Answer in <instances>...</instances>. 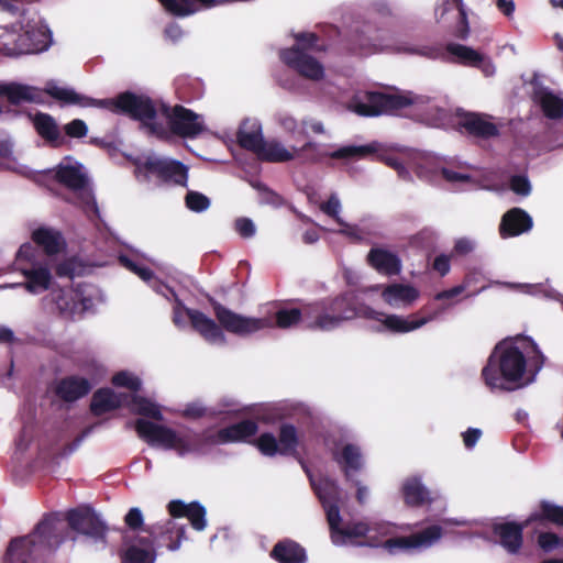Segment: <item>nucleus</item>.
Segmentation results:
<instances>
[{"instance_id": "obj_45", "label": "nucleus", "mask_w": 563, "mask_h": 563, "mask_svg": "<svg viewBox=\"0 0 563 563\" xmlns=\"http://www.w3.org/2000/svg\"><path fill=\"white\" fill-rule=\"evenodd\" d=\"M133 409L137 415L148 417L155 420H162L163 415L156 404L142 396L132 397Z\"/></svg>"}, {"instance_id": "obj_43", "label": "nucleus", "mask_w": 563, "mask_h": 563, "mask_svg": "<svg viewBox=\"0 0 563 563\" xmlns=\"http://www.w3.org/2000/svg\"><path fill=\"white\" fill-rule=\"evenodd\" d=\"M238 144L250 152L258 155L263 148L265 140L263 139L261 128L246 132L243 129H239L236 133Z\"/></svg>"}, {"instance_id": "obj_5", "label": "nucleus", "mask_w": 563, "mask_h": 563, "mask_svg": "<svg viewBox=\"0 0 563 563\" xmlns=\"http://www.w3.org/2000/svg\"><path fill=\"white\" fill-rule=\"evenodd\" d=\"M306 316L311 322L310 330H333L344 321L356 318V298L352 292H344L307 303Z\"/></svg>"}, {"instance_id": "obj_27", "label": "nucleus", "mask_w": 563, "mask_h": 563, "mask_svg": "<svg viewBox=\"0 0 563 563\" xmlns=\"http://www.w3.org/2000/svg\"><path fill=\"white\" fill-rule=\"evenodd\" d=\"M32 241L41 246L46 255L52 256L60 253L65 246V240L60 231L41 227L32 232Z\"/></svg>"}, {"instance_id": "obj_41", "label": "nucleus", "mask_w": 563, "mask_h": 563, "mask_svg": "<svg viewBox=\"0 0 563 563\" xmlns=\"http://www.w3.org/2000/svg\"><path fill=\"white\" fill-rule=\"evenodd\" d=\"M51 295L62 316L73 317L77 312L78 301L71 291L58 287Z\"/></svg>"}, {"instance_id": "obj_4", "label": "nucleus", "mask_w": 563, "mask_h": 563, "mask_svg": "<svg viewBox=\"0 0 563 563\" xmlns=\"http://www.w3.org/2000/svg\"><path fill=\"white\" fill-rule=\"evenodd\" d=\"M527 371V358L514 344L499 343L482 369L485 385L490 389L512 390L510 384H519Z\"/></svg>"}, {"instance_id": "obj_37", "label": "nucleus", "mask_w": 563, "mask_h": 563, "mask_svg": "<svg viewBox=\"0 0 563 563\" xmlns=\"http://www.w3.org/2000/svg\"><path fill=\"white\" fill-rule=\"evenodd\" d=\"M54 179L73 191H81L88 185L87 177L78 167L71 165H59L55 173Z\"/></svg>"}, {"instance_id": "obj_57", "label": "nucleus", "mask_w": 563, "mask_h": 563, "mask_svg": "<svg viewBox=\"0 0 563 563\" xmlns=\"http://www.w3.org/2000/svg\"><path fill=\"white\" fill-rule=\"evenodd\" d=\"M124 522L126 527H129L133 531L140 529L144 531L145 529L143 528L144 520L142 511L136 507H133L128 511V514L124 517Z\"/></svg>"}, {"instance_id": "obj_55", "label": "nucleus", "mask_w": 563, "mask_h": 563, "mask_svg": "<svg viewBox=\"0 0 563 563\" xmlns=\"http://www.w3.org/2000/svg\"><path fill=\"white\" fill-rule=\"evenodd\" d=\"M66 135L69 137L81 139L87 135V124L80 119H74L64 126Z\"/></svg>"}, {"instance_id": "obj_6", "label": "nucleus", "mask_w": 563, "mask_h": 563, "mask_svg": "<svg viewBox=\"0 0 563 563\" xmlns=\"http://www.w3.org/2000/svg\"><path fill=\"white\" fill-rule=\"evenodd\" d=\"M327 521L329 525L331 541L335 545H344L347 542L354 545H366L372 548L380 545V542L371 534L368 521H351L342 527L340 507L334 506L329 509Z\"/></svg>"}, {"instance_id": "obj_62", "label": "nucleus", "mask_w": 563, "mask_h": 563, "mask_svg": "<svg viewBox=\"0 0 563 563\" xmlns=\"http://www.w3.org/2000/svg\"><path fill=\"white\" fill-rule=\"evenodd\" d=\"M278 123L282 129L290 135H295L296 133L305 134V131L299 129L298 121L289 114L282 115Z\"/></svg>"}, {"instance_id": "obj_1", "label": "nucleus", "mask_w": 563, "mask_h": 563, "mask_svg": "<svg viewBox=\"0 0 563 563\" xmlns=\"http://www.w3.org/2000/svg\"><path fill=\"white\" fill-rule=\"evenodd\" d=\"M209 303L217 321L192 308H185V313L192 330L210 344L227 343L223 330L238 336H246L269 327V320L239 314L213 298H209Z\"/></svg>"}, {"instance_id": "obj_2", "label": "nucleus", "mask_w": 563, "mask_h": 563, "mask_svg": "<svg viewBox=\"0 0 563 563\" xmlns=\"http://www.w3.org/2000/svg\"><path fill=\"white\" fill-rule=\"evenodd\" d=\"M46 92L49 97L64 104L108 109L114 113L125 114L135 121H140L141 124L155 120L157 117V110L153 100L147 96L136 95L132 91L121 92L114 99H93L69 88L49 85Z\"/></svg>"}, {"instance_id": "obj_52", "label": "nucleus", "mask_w": 563, "mask_h": 563, "mask_svg": "<svg viewBox=\"0 0 563 563\" xmlns=\"http://www.w3.org/2000/svg\"><path fill=\"white\" fill-rule=\"evenodd\" d=\"M476 273H468L463 283L461 285L454 286L451 289L442 290L434 296V299L438 301L452 299L459 295H461L471 284L473 279H475Z\"/></svg>"}, {"instance_id": "obj_32", "label": "nucleus", "mask_w": 563, "mask_h": 563, "mask_svg": "<svg viewBox=\"0 0 563 563\" xmlns=\"http://www.w3.org/2000/svg\"><path fill=\"white\" fill-rule=\"evenodd\" d=\"M401 493L405 504L409 507H421L432 501L430 492L421 483V479L416 476L409 477L404 482Z\"/></svg>"}, {"instance_id": "obj_24", "label": "nucleus", "mask_w": 563, "mask_h": 563, "mask_svg": "<svg viewBox=\"0 0 563 563\" xmlns=\"http://www.w3.org/2000/svg\"><path fill=\"white\" fill-rule=\"evenodd\" d=\"M533 225L532 218L520 208L508 210L501 218L499 233L501 238H511L528 232Z\"/></svg>"}, {"instance_id": "obj_30", "label": "nucleus", "mask_w": 563, "mask_h": 563, "mask_svg": "<svg viewBox=\"0 0 563 563\" xmlns=\"http://www.w3.org/2000/svg\"><path fill=\"white\" fill-rule=\"evenodd\" d=\"M311 485L328 518L329 509L334 506L339 507L341 489L336 482L329 477H322L318 482H311Z\"/></svg>"}, {"instance_id": "obj_11", "label": "nucleus", "mask_w": 563, "mask_h": 563, "mask_svg": "<svg viewBox=\"0 0 563 563\" xmlns=\"http://www.w3.org/2000/svg\"><path fill=\"white\" fill-rule=\"evenodd\" d=\"M442 527L432 525L410 536L389 538L380 542L379 547L386 549L390 554H395L399 551L426 549L437 542L442 537Z\"/></svg>"}, {"instance_id": "obj_17", "label": "nucleus", "mask_w": 563, "mask_h": 563, "mask_svg": "<svg viewBox=\"0 0 563 563\" xmlns=\"http://www.w3.org/2000/svg\"><path fill=\"white\" fill-rule=\"evenodd\" d=\"M67 522L73 530L79 533L91 537L96 540H103L106 538V525L95 512L90 511L89 509L69 510L67 514Z\"/></svg>"}, {"instance_id": "obj_15", "label": "nucleus", "mask_w": 563, "mask_h": 563, "mask_svg": "<svg viewBox=\"0 0 563 563\" xmlns=\"http://www.w3.org/2000/svg\"><path fill=\"white\" fill-rule=\"evenodd\" d=\"M531 523L529 518L522 522L506 521L494 522L492 533L497 543L509 554H518L523 545V530Z\"/></svg>"}, {"instance_id": "obj_38", "label": "nucleus", "mask_w": 563, "mask_h": 563, "mask_svg": "<svg viewBox=\"0 0 563 563\" xmlns=\"http://www.w3.org/2000/svg\"><path fill=\"white\" fill-rule=\"evenodd\" d=\"M27 117L33 123L36 133L48 143H55L60 136V132L55 119L44 112H36L35 114L27 113Z\"/></svg>"}, {"instance_id": "obj_23", "label": "nucleus", "mask_w": 563, "mask_h": 563, "mask_svg": "<svg viewBox=\"0 0 563 563\" xmlns=\"http://www.w3.org/2000/svg\"><path fill=\"white\" fill-rule=\"evenodd\" d=\"M167 510L173 518H188L197 531H202L207 526L206 508L198 501L185 504L180 499H174L168 503Z\"/></svg>"}, {"instance_id": "obj_28", "label": "nucleus", "mask_w": 563, "mask_h": 563, "mask_svg": "<svg viewBox=\"0 0 563 563\" xmlns=\"http://www.w3.org/2000/svg\"><path fill=\"white\" fill-rule=\"evenodd\" d=\"M333 460L341 466L346 481L352 479V474L363 467V455L360 446L347 443L340 453H333Z\"/></svg>"}, {"instance_id": "obj_35", "label": "nucleus", "mask_w": 563, "mask_h": 563, "mask_svg": "<svg viewBox=\"0 0 563 563\" xmlns=\"http://www.w3.org/2000/svg\"><path fill=\"white\" fill-rule=\"evenodd\" d=\"M121 405V397L111 388H100L96 390L91 397L90 411L93 416L100 417L120 408Z\"/></svg>"}, {"instance_id": "obj_53", "label": "nucleus", "mask_w": 563, "mask_h": 563, "mask_svg": "<svg viewBox=\"0 0 563 563\" xmlns=\"http://www.w3.org/2000/svg\"><path fill=\"white\" fill-rule=\"evenodd\" d=\"M260 191L261 201L266 205H271L274 207H279L283 205L284 199L280 195L269 189L266 185L262 183H256L253 185Z\"/></svg>"}, {"instance_id": "obj_8", "label": "nucleus", "mask_w": 563, "mask_h": 563, "mask_svg": "<svg viewBox=\"0 0 563 563\" xmlns=\"http://www.w3.org/2000/svg\"><path fill=\"white\" fill-rule=\"evenodd\" d=\"M54 82H47L45 89H40L35 86L21 84L16 81L0 82V114H7L11 118H18L22 114L18 107L22 103H45L46 89Z\"/></svg>"}, {"instance_id": "obj_21", "label": "nucleus", "mask_w": 563, "mask_h": 563, "mask_svg": "<svg viewBox=\"0 0 563 563\" xmlns=\"http://www.w3.org/2000/svg\"><path fill=\"white\" fill-rule=\"evenodd\" d=\"M170 15L187 18L224 4L227 0H158Z\"/></svg>"}, {"instance_id": "obj_49", "label": "nucleus", "mask_w": 563, "mask_h": 563, "mask_svg": "<svg viewBox=\"0 0 563 563\" xmlns=\"http://www.w3.org/2000/svg\"><path fill=\"white\" fill-rule=\"evenodd\" d=\"M27 4L24 0H0V9L16 19L25 18Z\"/></svg>"}, {"instance_id": "obj_12", "label": "nucleus", "mask_w": 563, "mask_h": 563, "mask_svg": "<svg viewBox=\"0 0 563 563\" xmlns=\"http://www.w3.org/2000/svg\"><path fill=\"white\" fill-rule=\"evenodd\" d=\"M279 57L285 65L303 78L317 81L324 76V69L321 63L303 52L299 45L283 49Z\"/></svg>"}, {"instance_id": "obj_42", "label": "nucleus", "mask_w": 563, "mask_h": 563, "mask_svg": "<svg viewBox=\"0 0 563 563\" xmlns=\"http://www.w3.org/2000/svg\"><path fill=\"white\" fill-rule=\"evenodd\" d=\"M36 36L35 31H25L16 36L13 47H7L11 54L20 55V54H31L43 51L46 45L34 43V37Z\"/></svg>"}, {"instance_id": "obj_63", "label": "nucleus", "mask_w": 563, "mask_h": 563, "mask_svg": "<svg viewBox=\"0 0 563 563\" xmlns=\"http://www.w3.org/2000/svg\"><path fill=\"white\" fill-rule=\"evenodd\" d=\"M320 208L327 216L335 219L339 223H341L339 218L341 203L335 196H331L325 202L321 205Z\"/></svg>"}, {"instance_id": "obj_56", "label": "nucleus", "mask_w": 563, "mask_h": 563, "mask_svg": "<svg viewBox=\"0 0 563 563\" xmlns=\"http://www.w3.org/2000/svg\"><path fill=\"white\" fill-rule=\"evenodd\" d=\"M510 189L520 196H528L531 191V185L526 176L515 175L510 178Z\"/></svg>"}, {"instance_id": "obj_29", "label": "nucleus", "mask_w": 563, "mask_h": 563, "mask_svg": "<svg viewBox=\"0 0 563 563\" xmlns=\"http://www.w3.org/2000/svg\"><path fill=\"white\" fill-rule=\"evenodd\" d=\"M257 431V423L251 419H245L220 429L217 439L220 443L241 442L255 435Z\"/></svg>"}, {"instance_id": "obj_39", "label": "nucleus", "mask_w": 563, "mask_h": 563, "mask_svg": "<svg viewBox=\"0 0 563 563\" xmlns=\"http://www.w3.org/2000/svg\"><path fill=\"white\" fill-rule=\"evenodd\" d=\"M142 548L130 545L122 555V563H154L156 551L150 538H140Z\"/></svg>"}, {"instance_id": "obj_14", "label": "nucleus", "mask_w": 563, "mask_h": 563, "mask_svg": "<svg viewBox=\"0 0 563 563\" xmlns=\"http://www.w3.org/2000/svg\"><path fill=\"white\" fill-rule=\"evenodd\" d=\"M164 114L168 120L170 131L177 136L192 139L205 130L199 114L181 104L174 106L170 111L165 108Z\"/></svg>"}, {"instance_id": "obj_10", "label": "nucleus", "mask_w": 563, "mask_h": 563, "mask_svg": "<svg viewBox=\"0 0 563 563\" xmlns=\"http://www.w3.org/2000/svg\"><path fill=\"white\" fill-rule=\"evenodd\" d=\"M413 103V100L404 95L367 91L364 101L354 104V111L362 117H378L394 114Z\"/></svg>"}, {"instance_id": "obj_20", "label": "nucleus", "mask_w": 563, "mask_h": 563, "mask_svg": "<svg viewBox=\"0 0 563 563\" xmlns=\"http://www.w3.org/2000/svg\"><path fill=\"white\" fill-rule=\"evenodd\" d=\"M92 389L90 382L78 375H69L56 382L54 395L64 402H75L87 396Z\"/></svg>"}, {"instance_id": "obj_61", "label": "nucleus", "mask_w": 563, "mask_h": 563, "mask_svg": "<svg viewBox=\"0 0 563 563\" xmlns=\"http://www.w3.org/2000/svg\"><path fill=\"white\" fill-rule=\"evenodd\" d=\"M522 340L526 341L531 347L533 353V356L531 357V365L533 366L534 372H539L544 364V355L542 354L539 346L531 338L522 336Z\"/></svg>"}, {"instance_id": "obj_36", "label": "nucleus", "mask_w": 563, "mask_h": 563, "mask_svg": "<svg viewBox=\"0 0 563 563\" xmlns=\"http://www.w3.org/2000/svg\"><path fill=\"white\" fill-rule=\"evenodd\" d=\"M384 301L390 306L411 305L419 297V291L411 285L390 284L382 292Z\"/></svg>"}, {"instance_id": "obj_18", "label": "nucleus", "mask_w": 563, "mask_h": 563, "mask_svg": "<svg viewBox=\"0 0 563 563\" xmlns=\"http://www.w3.org/2000/svg\"><path fill=\"white\" fill-rule=\"evenodd\" d=\"M54 532V521L44 517L34 528L33 532L24 536L13 538L8 547L7 552L14 554L16 551L22 549H31L34 547H49L51 537Z\"/></svg>"}, {"instance_id": "obj_22", "label": "nucleus", "mask_w": 563, "mask_h": 563, "mask_svg": "<svg viewBox=\"0 0 563 563\" xmlns=\"http://www.w3.org/2000/svg\"><path fill=\"white\" fill-rule=\"evenodd\" d=\"M20 272L26 280L12 284L10 287H23L27 292L37 295L48 290L52 286L53 277L47 266L33 264L31 267H21Z\"/></svg>"}, {"instance_id": "obj_51", "label": "nucleus", "mask_w": 563, "mask_h": 563, "mask_svg": "<svg viewBox=\"0 0 563 563\" xmlns=\"http://www.w3.org/2000/svg\"><path fill=\"white\" fill-rule=\"evenodd\" d=\"M111 382L114 386L125 387L132 391H139L141 389L140 378L128 372H119L114 374Z\"/></svg>"}, {"instance_id": "obj_19", "label": "nucleus", "mask_w": 563, "mask_h": 563, "mask_svg": "<svg viewBox=\"0 0 563 563\" xmlns=\"http://www.w3.org/2000/svg\"><path fill=\"white\" fill-rule=\"evenodd\" d=\"M437 312L427 317H419V313L410 314L408 318L398 314H386L380 320V325L375 328L376 332L408 333L417 330L437 317Z\"/></svg>"}, {"instance_id": "obj_13", "label": "nucleus", "mask_w": 563, "mask_h": 563, "mask_svg": "<svg viewBox=\"0 0 563 563\" xmlns=\"http://www.w3.org/2000/svg\"><path fill=\"white\" fill-rule=\"evenodd\" d=\"M139 168L145 174L155 176L164 183H173L179 186L187 185L188 169L179 161L147 157Z\"/></svg>"}, {"instance_id": "obj_16", "label": "nucleus", "mask_w": 563, "mask_h": 563, "mask_svg": "<svg viewBox=\"0 0 563 563\" xmlns=\"http://www.w3.org/2000/svg\"><path fill=\"white\" fill-rule=\"evenodd\" d=\"M150 534V540L157 548H166L170 551L179 549L183 540L186 539V526L178 525L173 519L156 523L144 529Z\"/></svg>"}, {"instance_id": "obj_46", "label": "nucleus", "mask_w": 563, "mask_h": 563, "mask_svg": "<svg viewBox=\"0 0 563 563\" xmlns=\"http://www.w3.org/2000/svg\"><path fill=\"white\" fill-rule=\"evenodd\" d=\"M397 52L410 55H419L430 59H437L442 55V52L439 47L429 45L401 44L397 47Z\"/></svg>"}, {"instance_id": "obj_48", "label": "nucleus", "mask_w": 563, "mask_h": 563, "mask_svg": "<svg viewBox=\"0 0 563 563\" xmlns=\"http://www.w3.org/2000/svg\"><path fill=\"white\" fill-rule=\"evenodd\" d=\"M538 547L545 553L563 548V538L551 531L540 532L537 538Z\"/></svg>"}, {"instance_id": "obj_50", "label": "nucleus", "mask_w": 563, "mask_h": 563, "mask_svg": "<svg viewBox=\"0 0 563 563\" xmlns=\"http://www.w3.org/2000/svg\"><path fill=\"white\" fill-rule=\"evenodd\" d=\"M186 207L195 212H202L210 206V200L207 196L198 191H188L185 197Z\"/></svg>"}, {"instance_id": "obj_34", "label": "nucleus", "mask_w": 563, "mask_h": 563, "mask_svg": "<svg viewBox=\"0 0 563 563\" xmlns=\"http://www.w3.org/2000/svg\"><path fill=\"white\" fill-rule=\"evenodd\" d=\"M528 518L530 523H551L556 527H563V506L544 499L540 500L538 508Z\"/></svg>"}, {"instance_id": "obj_31", "label": "nucleus", "mask_w": 563, "mask_h": 563, "mask_svg": "<svg viewBox=\"0 0 563 563\" xmlns=\"http://www.w3.org/2000/svg\"><path fill=\"white\" fill-rule=\"evenodd\" d=\"M271 556L278 563H305L307 561L305 548L290 539L278 541L274 545Z\"/></svg>"}, {"instance_id": "obj_7", "label": "nucleus", "mask_w": 563, "mask_h": 563, "mask_svg": "<svg viewBox=\"0 0 563 563\" xmlns=\"http://www.w3.org/2000/svg\"><path fill=\"white\" fill-rule=\"evenodd\" d=\"M137 435L151 446H161L165 450H174L179 455L196 450V440L179 435L175 430L145 419L135 421Z\"/></svg>"}, {"instance_id": "obj_64", "label": "nucleus", "mask_w": 563, "mask_h": 563, "mask_svg": "<svg viewBox=\"0 0 563 563\" xmlns=\"http://www.w3.org/2000/svg\"><path fill=\"white\" fill-rule=\"evenodd\" d=\"M384 162L387 166L394 168L397 172L398 176L401 177L402 179H407L409 177V172L404 166L401 159L398 158L397 156H385Z\"/></svg>"}, {"instance_id": "obj_25", "label": "nucleus", "mask_w": 563, "mask_h": 563, "mask_svg": "<svg viewBox=\"0 0 563 563\" xmlns=\"http://www.w3.org/2000/svg\"><path fill=\"white\" fill-rule=\"evenodd\" d=\"M366 260L371 267L387 276L398 275L401 271L400 258L395 253L380 247H372Z\"/></svg>"}, {"instance_id": "obj_60", "label": "nucleus", "mask_w": 563, "mask_h": 563, "mask_svg": "<svg viewBox=\"0 0 563 563\" xmlns=\"http://www.w3.org/2000/svg\"><path fill=\"white\" fill-rule=\"evenodd\" d=\"M77 268V262L74 257L66 258L57 264L55 273L58 277L73 278Z\"/></svg>"}, {"instance_id": "obj_3", "label": "nucleus", "mask_w": 563, "mask_h": 563, "mask_svg": "<svg viewBox=\"0 0 563 563\" xmlns=\"http://www.w3.org/2000/svg\"><path fill=\"white\" fill-rule=\"evenodd\" d=\"M291 150L292 151L287 150L278 141H265L257 157L263 162L269 163H286L299 158L302 163L318 164L324 157L352 161L365 158L375 152V147L372 145H345L335 151L325 152L321 150L320 144L313 141H308L298 148L292 146Z\"/></svg>"}, {"instance_id": "obj_9", "label": "nucleus", "mask_w": 563, "mask_h": 563, "mask_svg": "<svg viewBox=\"0 0 563 563\" xmlns=\"http://www.w3.org/2000/svg\"><path fill=\"white\" fill-rule=\"evenodd\" d=\"M298 429L289 422H283L278 429V439L271 432L262 433L254 445L264 455L273 457L277 454L283 456H294L299 446Z\"/></svg>"}, {"instance_id": "obj_26", "label": "nucleus", "mask_w": 563, "mask_h": 563, "mask_svg": "<svg viewBox=\"0 0 563 563\" xmlns=\"http://www.w3.org/2000/svg\"><path fill=\"white\" fill-rule=\"evenodd\" d=\"M459 124L468 134L476 137L486 140L499 135L498 126L495 123L487 121L485 117L479 113H465Z\"/></svg>"}, {"instance_id": "obj_54", "label": "nucleus", "mask_w": 563, "mask_h": 563, "mask_svg": "<svg viewBox=\"0 0 563 563\" xmlns=\"http://www.w3.org/2000/svg\"><path fill=\"white\" fill-rule=\"evenodd\" d=\"M296 44L299 45L303 52L308 51H320V48L317 47V44L319 42V36L316 33L312 32H301L297 33L295 35Z\"/></svg>"}, {"instance_id": "obj_33", "label": "nucleus", "mask_w": 563, "mask_h": 563, "mask_svg": "<svg viewBox=\"0 0 563 563\" xmlns=\"http://www.w3.org/2000/svg\"><path fill=\"white\" fill-rule=\"evenodd\" d=\"M533 101L541 108L548 119L559 120L563 117V99L548 88L534 90Z\"/></svg>"}, {"instance_id": "obj_44", "label": "nucleus", "mask_w": 563, "mask_h": 563, "mask_svg": "<svg viewBox=\"0 0 563 563\" xmlns=\"http://www.w3.org/2000/svg\"><path fill=\"white\" fill-rule=\"evenodd\" d=\"M446 51L468 66H478L484 59L482 54L462 44L450 43L446 45Z\"/></svg>"}, {"instance_id": "obj_47", "label": "nucleus", "mask_w": 563, "mask_h": 563, "mask_svg": "<svg viewBox=\"0 0 563 563\" xmlns=\"http://www.w3.org/2000/svg\"><path fill=\"white\" fill-rule=\"evenodd\" d=\"M119 263L124 268H126L128 271L134 273L141 279H143L145 282H150V280L154 279V277H155L154 272L150 267L144 266V265H140L137 262H135L134 260H132L128 255H120L119 256Z\"/></svg>"}, {"instance_id": "obj_58", "label": "nucleus", "mask_w": 563, "mask_h": 563, "mask_svg": "<svg viewBox=\"0 0 563 563\" xmlns=\"http://www.w3.org/2000/svg\"><path fill=\"white\" fill-rule=\"evenodd\" d=\"M371 534L374 536L379 542V537H388L394 533L395 527L390 522L375 521L369 522Z\"/></svg>"}, {"instance_id": "obj_59", "label": "nucleus", "mask_w": 563, "mask_h": 563, "mask_svg": "<svg viewBox=\"0 0 563 563\" xmlns=\"http://www.w3.org/2000/svg\"><path fill=\"white\" fill-rule=\"evenodd\" d=\"M234 228L244 239L252 238L255 234V225L249 218H238L235 220Z\"/></svg>"}, {"instance_id": "obj_40", "label": "nucleus", "mask_w": 563, "mask_h": 563, "mask_svg": "<svg viewBox=\"0 0 563 563\" xmlns=\"http://www.w3.org/2000/svg\"><path fill=\"white\" fill-rule=\"evenodd\" d=\"M306 312L307 305L301 308H282L275 313L276 325L280 329H287L302 322L305 328L310 329L311 322L307 319Z\"/></svg>"}]
</instances>
